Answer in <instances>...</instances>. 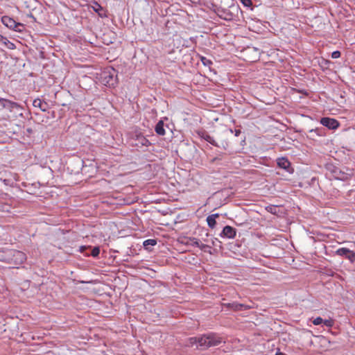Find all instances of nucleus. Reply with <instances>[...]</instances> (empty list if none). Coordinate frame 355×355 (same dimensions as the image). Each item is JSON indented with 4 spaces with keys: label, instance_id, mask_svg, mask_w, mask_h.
Masks as SVG:
<instances>
[{
    "label": "nucleus",
    "instance_id": "39448f33",
    "mask_svg": "<svg viewBox=\"0 0 355 355\" xmlns=\"http://www.w3.org/2000/svg\"><path fill=\"white\" fill-rule=\"evenodd\" d=\"M2 23L11 29L17 30L18 27L21 26V24L17 23L12 18L8 16H3L1 18Z\"/></svg>",
    "mask_w": 355,
    "mask_h": 355
},
{
    "label": "nucleus",
    "instance_id": "aec40b11",
    "mask_svg": "<svg viewBox=\"0 0 355 355\" xmlns=\"http://www.w3.org/2000/svg\"><path fill=\"white\" fill-rule=\"evenodd\" d=\"M201 61L205 66H209L210 64H212L211 61L206 58L205 57H201Z\"/></svg>",
    "mask_w": 355,
    "mask_h": 355
},
{
    "label": "nucleus",
    "instance_id": "4be33fe9",
    "mask_svg": "<svg viewBox=\"0 0 355 355\" xmlns=\"http://www.w3.org/2000/svg\"><path fill=\"white\" fill-rule=\"evenodd\" d=\"M241 2L243 4L245 7H250L252 5L251 0H240Z\"/></svg>",
    "mask_w": 355,
    "mask_h": 355
},
{
    "label": "nucleus",
    "instance_id": "20e7f679",
    "mask_svg": "<svg viewBox=\"0 0 355 355\" xmlns=\"http://www.w3.org/2000/svg\"><path fill=\"white\" fill-rule=\"evenodd\" d=\"M320 123L324 126L327 127L328 128L331 130H336L340 125V123L337 120L329 117L322 118L320 120Z\"/></svg>",
    "mask_w": 355,
    "mask_h": 355
},
{
    "label": "nucleus",
    "instance_id": "393cba45",
    "mask_svg": "<svg viewBox=\"0 0 355 355\" xmlns=\"http://www.w3.org/2000/svg\"><path fill=\"white\" fill-rule=\"evenodd\" d=\"M6 48L8 49H14L15 48V45L12 42H9L7 43V46Z\"/></svg>",
    "mask_w": 355,
    "mask_h": 355
},
{
    "label": "nucleus",
    "instance_id": "f03ea898",
    "mask_svg": "<svg viewBox=\"0 0 355 355\" xmlns=\"http://www.w3.org/2000/svg\"><path fill=\"white\" fill-rule=\"evenodd\" d=\"M336 254L340 257H345L351 263L355 262V252L346 248H341L336 251Z\"/></svg>",
    "mask_w": 355,
    "mask_h": 355
},
{
    "label": "nucleus",
    "instance_id": "9d476101",
    "mask_svg": "<svg viewBox=\"0 0 355 355\" xmlns=\"http://www.w3.org/2000/svg\"><path fill=\"white\" fill-rule=\"evenodd\" d=\"M277 163L279 167L284 168L285 170H288L291 166L290 162L288 160V159L285 157H281L277 159Z\"/></svg>",
    "mask_w": 355,
    "mask_h": 355
},
{
    "label": "nucleus",
    "instance_id": "2eb2a0df",
    "mask_svg": "<svg viewBox=\"0 0 355 355\" xmlns=\"http://www.w3.org/2000/svg\"><path fill=\"white\" fill-rule=\"evenodd\" d=\"M200 241L196 238H189L187 243L192 246L198 247L200 245Z\"/></svg>",
    "mask_w": 355,
    "mask_h": 355
},
{
    "label": "nucleus",
    "instance_id": "a878e982",
    "mask_svg": "<svg viewBox=\"0 0 355 355\" xmlns=\"http://www.w3.org/2000/svg\"><path fill=\"white\" fill-rule=\"evenodd\" d=\"M7 41V38L1 35H0V43L1 45L3 44V42Z\"/></svg>",
    "mask_w": 355,
    "mask_h": 355
},
{
    "label": "nucleus",
    "instance_id": "6e6552de",
    "mask_svg": "<svg viewBox=\"0 0 355 355\" xmlns=\"http://www.w3.org/2000/svg\"><path fill=\"white\" fill-rule=\"evenodd\" d=\"M135 141L134 144L137 146H148L150 145V142L142 135H136Z\"/></svg>",
    "mask_w": 355,
    "mask_h": 355
},
{
    "label": "nucleus",
    "instance_id": "a211bd4d",
    "mask_svg": "<svg viewBox=\"0 0 355 355\" xmlns=\"http://www.w3.org/2000/svg\"><path fill=\"white\" fill-rule=\"evenodd\" d=\"M100 253V249L98 247H94L92 250V252H91V255L94 257H96L98 256Z\"/></svg>",
    "mask_w": 355,
    "mask_h": 355
},
{
    "label": "nucleus",
    "instance_id": "c756f323",
    "mask_svg": "<svg viewBox=\"0 0 355 355\" xmlns=\"http://www.w3.org/2000/svg\"><path fill=\"white\" fill-rule=\"evenodd\" d=\"M9 42L10 41L7 39V41L3 42L2 46L6 48V46H7V43Z\"/></svg>",
    "mask_w": 355,
    "mask_h": 355
},
{
    "label": "nucleus",
    "instance_id": "5701e85b",
    "mask_svg": "<svg viewBox=\"0 0 355 355\" xmlns=\"http://www.w3.org/2000/svg\"><path fill=\"white\" fill-rule=\"evenodd\" d=\"M332 58L336 59L340 57V52L338 51H335L331 54Z\"/></svg>",
    "mask_w": 355,
    "mask_h": 355
},
{
    "label": "nucleus",
    "instance_id": "c85d7f7f",
    "mask_svg": "<svg viewBox=\"0 0 355 355\" xmlns=\"http://www.w3.org/2000/svg\"><path fill=\"white\" fill-rule=\"evenodd\" d=\"M241 134L240 130H235V136L238 137Z\"/></svg>",
    "mask_w": 355,
    "mask_h": 355
},
{
    "label": "nucleus",
    "instance_id": "0eeeda50",
    "mask_svg": "<svg viewBox=\"0 0 355 355\" xmlns=\"http://www.w3.org/2000/svg\"><path fill=\"white\" fill-rule=\"evenodd\" d=\"M225 306L234 311L248 310L252 308L251 306L237 302L228 303Z\"/></svg>",
    "mask_w": 355,
    "mask_h": 355
},
{
    "label": "nucleus",
    "instance_id": "9b49d317",
    "mask_svg": "<svg viewBox=\"0 0 355 355\" xmlns=\"http://www.w3.org/2000/svg\"><path fill=\"white\" fill-rule=\"evenodd\" d=\"M155 130L156 133L159 135L163 136L165 135L166 132L164 128V122L162 121H159L155 125Z\"/></svg>",
    "mask_w": 355,
    "mask_h": 355
},
{
    "label": "nucleus",
    "instance_id": "f257e3e1",
    "mask_svg": "<svg viewBox=\"0 0 355 355\" xmlns=\"http://www.w3.org/2000/svg\"><path fill=\"white\" fill-rule=\"evenodd\" d=\"M223 342L225 341L219 335L215 333H209L207 334H204L199 338H189L188 339L187 345L192 347L196 344H198L199 347L207 349L211 347L218 346Z\"/></svg>",
    "mask_w": 355,
    "mask_h": 355
},
{
    "label": "nucleus",
    "instance_id": "6ab92c4d",
    "mask_svg": "<svg viewBox=\"0 0 355 355\" xmlns=\"http://www.w3.org/2000/svg\"><path fill=\"white\" fill-rule=\"evenodd\" d=\"M95 12H98L100 16L102 15L101 11L103 10V8L98 3H95V6L93 7Z\"/></svg>",
    "mask_w": 355,
    "mask_h": 355
},
{
    "label": "nucleus",
    "instance_id": "72a5a7b5",
    "mask_svg": "<svg viewBox=\"0 0 355 355\" xmlns=\"http://www.w3.org/2000/svg\"><path fill=\"white\" fill-rule=\"evenodd\" d=\"M107 83L110 84V82H109V81H107ZM110 85H114V83H113V82H112V83H110Z\"/></svg>",
    "mask_w": 355,
    "mask_h": 355
},
{
    "label": "nucleus",
    "instance_id": "f3484780",
    "mask_svg": "<svg viewBox=\"0 0 355 355\" xmlns=\"http://www.w3.org/2000/svg\"><path fill=\"white\" fill-rule=\"evenodd\" d=\"M198 248H199L200 250H203V251H205V252H209V253H211V252H210V251H209V250H208V249L209 250V249L211 248V247H210L209 245H206V244H203V243H200V245L198 246Z\"/></svg>",
    "mask_w": 355,
    "mask_h": 355
},
{
    "label": "nucleus",
    "instance_id": "423d86ee",
    "mask_svg": "<svg viewBox=\"0 0 355 355\" xmlns=\"http://www.w3.org/2000/svg\"><path fill=\"white\" fill-rule=\"evenodd\" d=\"M236 229L230 225L225 226L221 233L222 236H225L228 239H234L236 236Z\"/></svg>",
    "mask_w": 355,
    "mask_h": 355
},
{
    "label": "nucleus",
    "instance_id": "7c9ffc66",
    "mask_svg": "<svg viewBox=\"0 0 355 355\" xmlns=\"http://www.w3.org/2000/svg\"><path fill=\"white\" fill-rule=\"evenodd\" d=\"M275 355H286V354L283 352H277Z\"/></svg>",
    "mask_w": 355,
    "mask_h": 355
},
{
    "label": "nucleus",
    "instance_id": "473e14b6",
    "mask_svg": "<svg viewBox=\"0 0 355 355\" xmlns=\"http://www.w3.org/2000/svg\"><path fill=\"white\" fill-rule=\"evenodd\" d=\"M26 16L31 17H32V15L31 14V12H28L26 14Z\"/></svg>",
    "mask_w": 355,
    "mask_h": 355
},
{
    "label": "nucleus",
    "instance_id": "dca6fc26",
    "mask_svg": "<svg viewBox=\"0 0 355 355\" xmlns=\"http://www.w3.org/2000/svg\"><path fill=\"white\" fill-rule=\"evenodd\" d=\"M325 326L328 327H333V325L334 324V321L333 319L330 318V319H328V320H323V322H322Z\"/></svg>",
    "mask_w": 355,
    "mask_h": 355
},
{
    "label": "nucleus",
    "instance_id": "412c9836",
    "mask_svg": "<svg viewBox=\"0 0 355 355\" xmlns=\"http://www.w3.org/2000/svg\"><path fill=\"white\" fill-rule=\"evenodd\" d=\"M312 322L314 325H319L323 322V320L322 318L318 317L313 320Z\"/></svg>",
    "mask_w": 355,
    "mask_h": 355
},
{
    "label": "nucleus",
    "instance_id": "4468645a",
    "mask_svg": "<svg viewBox=\"0 0 355 355\" xmlns=\"http://www.w3.org/2000/svg\"><path fill=\"white\" fill-rule=\"evenodd\" d=\"M157 244V241L155 239H147L146 241H144V247L146 249V250H148V246L149 245H152V246H154Z\"/></svg>",
    "mask_w": 355,
    "mask_h": 355
},
{
    "label": "nucleus",
    "instance_id": "bb28decb",
    "mask_svg": "<svg viewBox=\"0 0 355 355\" xmlns=\"http://www.w3.org/2000/svg\"><path fill=\"white\" fill-rule=\"evenodd\" d=\"M7 41V38L1 35H0V43L1 45L3 44V42Z\"/></svg>",
    "mask_w": 355,
    "mask_h": 355
},
{
    "label": "nucleus",
    "instance_id": "cd10ccee",
    "mask_svg": "<svg viewBox=\"0 0 355 355\" xmlns=\"http://www.w3.org/2000/svg\"><path fill=\"white\" fill-rule=\"evenodd\" d=\"M275 209H276V207H270L268 208V210L269 211H270L271 213H274L273 210H275Z\"/></svg>",
    "mask_w": 355,
    "mask_h": 355
},
{
    "label": "nucleus",
    "instance_id": "7ed1b4c3",
    "mask_svg": "<svg viewBox=\"0 0 355 355\" xmlns=\"http://www.w3.org/2000/svg\"><path fill=\"white\" fill-rule=\"evenodd\" d=\"M202 137L205 140H206L207 141H208L209 143L215 146L222 148L223 149H227L228 147V142L227 141L216 142L212 137H211L207 133H204Z\"/></svg>",
    "mask_w": 355,
    "mask_h": 355
},
{
    "label": "nucleus",
    "instance_id": "b1692460",
    "mask_svg": "<svg viewBox=\"0 0 355 355\" xmlns=\"http://www.w3.org/2000/svg\"><path fill=\"white\" fill-rule=\"evenodd\" d=\"M233 17L232 14L230 12L225 13V16L223 17V19L225 20H231Z\"/></svg>",
    "mask_w": 355,
    "mask_h": 355
},
{
    "label": "nucleus",
    "instance_id": "f8f14e48",
    "mask_svg": "<svg viewBox=\"0 0 355 355\" xmlns=\"http://www.w3.org/2000/svg\"><path fill=\"white\" fill-rule=\"evenodd\" d=\"M218 217V214H212L207 218V222L208 225L211 228H214L216 224V218Z\"/></svg>",
    "mask_w": 355,
    "mask_h": 355
},
{
    "label": "nucleus",
    "instance_id": "1a4fd4ad",
    "mask_svg": "<svg viewBox=\"0 0 355 355\" xmlns=\"http://www.w3.org/2000/svg\"><path fill=\"white\" fill-rule=\"evenodd\" d=\"M33 105L35 107H39L43 112L46 111L48 109V104L40 98L35 99L33 102Z\"/></svg>",
    "mask_w": 355,
    "mask_h": 355
},
{
    "label": "nucleus",
    "instance_id": "2f4dec72",
    "mask_svg": "<svg viewBox=\"0 0 355 355\" xmlns=\"http://www.w3.org/2000/svg\"><path fill=\"white\" fill-rule=\"evenodd\" d=\"M27 132L31 134V133H32V130L30 128H28Z\"/></svg>",
    "mask_w": 355,
    "mask_h": 355
},
{
    "label": "nucleus",
    "instance_id": "ddd939ff",
    "mask_svg": "<svg viewBox=\"0 0 355 355\" xmlns=\"http://www.w3.org/2000/svg\"><path fill=\"white\" fill-rule=\"evenodd\" d=\"M334 178L338 179V180H344V179H345V174L342 173L338 168H336L334 171Z\"/></svg>",
    "mask_w": 355,
    "mask_h": 355
}]
</instances>
